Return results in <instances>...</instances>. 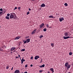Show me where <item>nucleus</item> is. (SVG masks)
Here are the masks:
<instances>
[{
    "label": "nucleus",
    "instance_id": "nucleus-53",
    "mask_svg": "<svg viewBox=\"0 0 73 73\" xmlns=\"http://www.w3.org/2000/svg\"><path fill=\"white\" fill-rule=\"evenodd\" d=\"M71 73L70 72H68V73Z\"/></svg>",
    "mask_w": 73,
    "mask_h": 73
},
{
    "label": "nucleus",
    "instance_id": "nucleus-42",
    "mask_svg": "<svg viewBox=\"0 0 73 73\" xmlns=\"http://www.w3.org/2000/svg\"><path fill=\"white\" fill-rule=\"evenodd\" d=\"M2 12H0V15H1V14H2Z\"/></svg>",
    "mask_w": 73,
    "mask_h": 73
},
{
    "label": "nucleus",
    "instance_id": "nucleus-57",
    "mask_svg": "<svg viewBox=\"0 0 73 73\" xmlns=\"http://www.w3.org/2000/svg\"><path fill=\"white\" fill-rule=\"evenodd\" d=\"M1 28V27L0 26V28Z\"/></svg>",
    "mask_w": 73,
    "mask_h": 73
},
{
    "label": "nucleus",
    "instance_id": "nucleus-36",
    "mask_svg": "<svg viewBox=\"0 0 73 73\" xmlns=\"http://www.w3.org/2000/svg\"><path fill=\"white\" fill-rule=\"evenodd\" d=\"M17 7H15V8L14 9V10H15V9H17Z\"/></svg>",
    "mask_w": 73,
    "mask_h": 73
},
{
    "label": "nucleus",
    "instance_id": "nucleus-29",
    "mask_svg": "<svg viewBox=\"0 0 73 73\" xmlns=\"http://www.w3.org/2000/svg\"><path fill=\"white\" fill-rule=\"evenodd\" d=\"M7 16L9 17L10 15V14H7Z\"/></svg>",
    "mask_w": 73,
    "mask_h": 73
},
{
    "label": "nucleus",
    "instance_id": "nucleus-13",
    "mask_svg": "<svg viewBox=\"0 0 73 73\" xmlns=\"http://www.w3.org/2000/svg\"><path fill=\"white\" fill-rule=\"evenodd\" d=\"M50 70L52 72V73H53L54 72V70L53 68H50Z\"/></svg>",
    "mask_w": 73,
    "mask_h": 73
},
{
    "label": "nucleus",
    "instance_id": "nucleus-58",
    "mask_svg": "<svg viewBox=\"0 0 73 73\" xmlns=\"http://www.w3.org/2000/svg\"><path fill=\"white\" fill-rule=\"evenodd\" d=\"M43 0L44 1V0Z\"/></svg>",
    "mask_w": 73,
    "mask_h": 73
},
{
    "label": "nucleus",
    "instance_id": "nucleus-43",
    "mask_svg": "<svg viewBox=\"0 0 73 73\" xmlns=\"http://www.w3.org/2000/svg\"><path fill=\"white\" fill-rule=\"evenodd\" d=\"M13 67L11 69V70H13Z\"/></svg>",
    "mask_w": 73,
    "mask_h": 73
},
{
    "label": "nucleus",
    "instance_id": "nucleus-51",
    "mask_svg": "<svg viewBox=\"0 0 73 73\" xmlns=\"http://www.w3.org/2000/svg\"><path fill=\"white\" fill-rule=\"evenodd\" d=\"M32 0V1H35V0Z\"/></svg>",
    "mask_w": 73,
    "mask_h": 73
},
{
    "label": "nucleus",
    "instance_id": "nucleus-48",
    "mask_svg": "<svg viewBox=\"0 0 73 73\" xmlns=\"http://www.w3.org/2000/svg\"><path fill=\"white\" fill-rule=\"evenodd\" d=\"M22 60H24V58L23 57L22 58Z\"/></svg>",
    "mask_w": 73,
    "mask_h": 73
},
{
    "label": "nucleus",
    "instance_id": "nucleus-41",
    "mask_svg": "<svg viewBox=\"0 0 73 73\" xmlns=\"http://www.w3.org/2000/svg\"><path fill=\"white\" fill-rule=\"evenodd\" d=\"M33 66V65L32 64H31V65H30V66H31V67H32Z\"/></svg>",
    "mask_w": 73,
    "mask_h": 73
},
{
    "label": "nucleus",
    "instance_id": "nucleus-27",
    "mask_svg": "<svg viewBox=\"0 0 73 73\" xmlns=\"http://www.w3.org/2000/svg\"><path fill=\"white\" fill-rule=\"evenodd\" d=\"M9 68V66H6V69H8Z\"/></svg>",
    "mask_w": 73,
    "mask_h": 73
},
{
    "label": "nucleus",
    "instance_id": "nucleus-16",
    "mask_svg": "<svg viewBox=\"0 0 73 73\" xmlns=\"http://www.w3.org/2000/svg\"><path fill=\"white\" fill-rule=\"evenodd\" d=\"M15 49V47H12L11 48V51H13V50H14V49Z\"/></svg>",
    "mask_w": 73,
    "mask_h": 73
},
{
    "label": "nucleus",
    "instance_id": "nucleus-39",
    "mask_svg": "<svg viewBox=\"0 0 73 73\" xmlns=\"http://www.w3.org/2000/svg\"><path fill=\"white\" fill-rule=\"evenodd\" d=\"M29 37V36H27L26 37H25L26 38H28Z\"/></svg>",
    "mask_w": 73,
    "mask_h": 73
},
{
    "label": "nucleus",
    "instance_id": "nucleus-9",
    "mask_svg": "<svg viewBox=\"0 0 73 73\" xmlns=\"http://www.w3.org/2000/svg\"><path fill=\"white\" fill-rule=\"evenodd\" d=\"M36 30V29H35V30H34L32 32V33H31V34H35V33Z\"/></svg>",
    "mask_w": 73,
    "mask_h": 73
},
{
    "label": "nucleus",
    "instance_id": "nucleus-6",
    "mask_svg": "<svg viewBox=\"0 0 73 73\" xmlns=\"http://www.w3.org/2000/svg\"><path fill=\"white\" fill-rule=\"evenodd\" d=\"M64 20V18L63 17H62L61 18H59V21L60 22H62V21Z\"/></svg>",
    "mask_w": 73,
    "mask_h": 73
},
{
    "label": "nucleus",
    "instance_id": "nucleus-34",
    "mask_svg": "<svg viewBox=\"0 0 73 73\" xmlns=\"http://www.w3.org/2000/svg\"><path fill=\"white\" fill-rule=\"evenodd\" d=\"M4 51V50L2 49H1L0 50V51H1L2 52H3Z\"/></svg>",
    "mask_w": 73,
    "mask_h": 73
},
{
    "label": "nucleus",
    "instance_id": "nucleus-45",
    "mask_svg": "<svg viewBox=\"0 0 73 73\" xmlns=\"http://www.w3.org/2000/svg\"><path fill=\"white\" fill-rule=\"evenodd\" d=\"M31 9H30V8H29V11H31Z\"/></svg>",
    "mask_w": 73,
    "mask_h": 73
},
{
    "label": "nucleus",
    "instance_id": "nucleus-38",
    "mask_svg": "<svg viewBox=\"0 0 73 73\" xmlns=\"http://www.w3.org/2000/svg\"><path fill=\"white\" fill-rule=\"evenodd\" d=\"M20 56L19 55V56H18V58H20Z\"/></svg>",
    "mask_w": 73,
    "mask_h": 73
},
{
    "label": "nucleus",
    "instance_id": "nucleus-2",
    "mask_svg": "<svg viewBox=\"0 0 73 73\" xmlns=\"http://www.w3.org/2000/svg\"><path fill=\"white\" fill-rule=\"evenodd\" d=\"M64 65L65 66V67L67 69H69L70 68L71 66V65L70 64H69L68 62H66L65 63Z\"/></svg>",
    "mask_w": 73,
    "mask_h": 73
},
{
    "label": "nucleus",
    "instance_id": "nucleus-8",
    "mask_svg": "<svg viewBox=\"0 0 73 73\" xmlns=\"http://www.w3.org/2000/svg\"><path fill=\"white\" fill-rule=\"evenodd\" d=\"M20 72V71L19 70H17L15 71L14 73H19Z\"/></svg>",
    "mask_w": 73,
    "mask_h": 73
},
{
    "label": "nucleus",
    "instance_id": "nucleus-22",
    "mask_svg": "<svg viewBox=\"0 0 73 73\" xmlns=\"http://www.w3.org/2000/svg\"><path fill=\"white\" fill-rule=\"evenodd\" d=\"M5 18H6V19H9V17L7 16H6Z\"/></svg>",
    "mask_w": 73,
    "mask_h": 73
},
{
    "label": "nucleus",
    "instance_id": "nucleus-44",
    "mask_svg": "<svg viewBox=\"0 0 73 73\" xmlns=\"http://www.w3.org/2000/svg\"><path fill=\"white\" fill-rule=\"evenodd\" d=\"M40 29L39 28V31H40Z\"/></svg>",
    "mask_w": 73,
    "mask_h": 73
},
{
    "label": "nucleus",
    "instance_id": "nucleus-14",
    "mask_svg": "<svg viewBox=\"0 0 73 73\" xmlns=\"http://www.w3.org/2000/svg\"><path fill=\"white\" fill-rule=\"evenodd\" d=\"M20 38V36H18L16 37L15 38V40H18Z\"/></svg>",
    "mask_w": 73,
    "mask_h": 73
},
{
    "label": "nucleus",
    "instance_id": "nucleus-37",
    "mask_svg": "<svg viewBox=\"0 0 73 73\" xmlns=\"http://www.w3.org/2000/svg\"><path fill=\"white\" fill-rule=\"evenodd\" d=\"M18 9L19 10L21 9V7H19L18 8Z\"/></svg>",
    "mask_w": 73,
    "mask_h": 73
},
{
    "label": "nucleus",
    "instance_id": "nucleus-31",
    "mask_svg": "<svg viewBox=\"0 0 73 73\" xmlns=\"http://www.w3.org/2000/svg\"><path fill=\"white\" fill-rule=\"evenodd\" d=\"M27 66H28L26 64L25 66V68H27Z\"/></svg>",
    "mask_w": 73,
    "mask_h": 73
},
{
    "label": "nucleus",
    "instance_id": "nucleus-11",
    "mask_svg": "<svg viewBox=\"0 0 73 73\" xmlns=\"http://www.w3.org/2000/svg\"><path fill=\"white\" fill-rule=\"evenodd\" d=\"M39 66V67H40V68H44V66H45V64H43L42 65Z\"/></svg>",
    "mask_w": 73,
    "mask_h": 73
},
{
    "label": "nucleus",
    "instance_id": "nucleus-10",
    "mask_svg": "<svg viewBox=\"0 0 73 73\" xmlns=\"http://www.w3.org/2000/svg\"><path fill=\"white\" fill-rule=\"evenodd\" d=\"M30 40H31V39L30 38L27 39V40H26L27 42V43L28 42H30Z\"/></svg>",
    "mask_w": 73,
    "mask_h": 73
},
{
    "label": "nucleus",
    "instance_id": "nucleus-15",
    "mask_svg": "<svg viewBox=\"0 0 73 73\" xmlns=\"http://www.w3.org/2000/svg\"><path fill=\"white\" fill-rule=\"evenodd\" d=\"M40 7H45V5L43 3L41 5H40Z\"/></svg>",
    "mask_w": 73,
    "mask_h": 73
},
{
    "label": "nucleus",
    "instance_id": "nucleus-17",
    "mask_svg": "<svg viewBox=\"0 0 73 73\" xmlns=\"http://www.w3.org/2000/svg\"><path fill=\"white\" fill-rule=\"evenodd\" d=\"M72 54V52H70L69 53V55H70V56H71Z\"/></svg>",
    "mask_w": 73,
    "mask_h": 73
},
{
    "label": "nucleus",
    "instance_id": "nucleus-32",
    "mask_svg": "<svg viewBox=\"0 0 73 73\" xmlns=\"http://www.w3.org/2000/svg\"><path fill=\"white\" fill-rule=\"evenodd\" d=\"M0 11H3V9H2L1 8V9H0Z\"/></svg>",
    "mask_w": 73,
    "mask_h": 73
},
{
    "label": "nucleus",
    "instance_id": "nucleus-1",
    "mask_svg": "<svg viewBox=\"0 0 73 73\" xmlns=\"http://www.w3.org/2000/svg\"><path fill=\"white\" fill-rule=\"evenodd\" d=\"M10 14H11V15L10 17V19H17V18L15 13H11Z\"/></svg>",
    "mask_w": 73,
    "mask_h": 73
},
{
    "label": "nucleus",
    "instance_id": "nucleus-19",
    "mask_svg": "<svg viewBox=\"0 0 73 73\" xmlns=\"http://www.w3.org/2000/svg\"><path fill=\"white\" fill-rule=\"evenodd\" d=\"M42 72H43V70H39V72L40 73H42Z\"/></svg>",
    "mask_w": 73,
    "mask_h": 73
},
{
    "label": "nucleus",
    "instance_id": "nucleus-18",
    "mask_svg": "<svg viewBox=\"0 0 73 73\" xmlns=\"http://www.w3.org/2000/svg\"><path fill=\"white\" fill-rule=\"evenodd\" d=\"M23 42H24V43L26 44L27 42V40H23Z\"/></svg>",
    "mask_w": 73,
    "mask_h": 73
},
{
    "label": "nucleus",
    "instance_id": "nucleus-26",
    "mask_svg": "<svg viewBox=\"0 0 73 73\" xmlns=\"http://www.w3.org/2000/svg\"><path fill=\"white\" fill-rule=\"evenodd\" d=\"M25 49H22L21 50V51H25Z\"/></svg>",
    "mask_w": 73,
    "mask_h": 73
},
{
    "label": "nucleus",
    "instance_id": "nucleus-30",
    "mask_svg": "<svg viewBox=\"0 0 73 73\" xmlns=\"http://www.w3.org/2000/svg\"><path fill=\"white\" fill-rule=\"evenodd\" d=\"M46 26H47V27H49V26L48 24H46Z\"/></svg>",
    "mask_w": 73,
    "mask_h": 73
},
{
    "label": "nucleus",
    "instance_id": "nucleus-20",
    "mask_svg": "<svg viewBox=\"0 0 73 73\" xmlns=\"http://www.w3.org/2000/svg\"><path fill=\"white\" fill-rule=\"evenodd\" d=\"M43 36L42 35H40V36H39V38H41L42 37H43Z\"/></svg>",
    "mask_w": 73,
    "mask_h": 73
},
{
    "label": "nucleus",
    "instance_id": "nucleus-7",
    "mask_svg": "<svg viewBox=\"0 0 73 73\" xmlns=\"http://www.w3.org/2000/svg\"><path fill=\"white\" fill-rule=\"evenodd\" d=\"M48 17L49 18H53V19H55V17H53V16L52 15L51 16H49V17Z\"/></svg>",
    "mask_w": 73,
    "mask_h": 73
},
{
    "label": "nucleus",
    "instance_id": "nucleus-55",
    "mask_svg": "<svg viewBox=\"0 0 73 73\" xmlns=\"http://www.w3.org/2000/svg\"><path fill=\"white\" fill-rule=\"evenodd\" d=\"M1 48H0V50H1Z\"/></svg>",
    "mask_w": 73,
    "mask_h": 73
},
{
    "label": "nucleus",
    "instance_id": "nucleus-4",
    "mask_svg": "<svg viewBox=\"0 0 73 73\" xmlns=\"http://www.w3.org/2000/svg\"><path fill=\"white\" fill-rule=\"evenodd\" d=\"M44 25V24L43 23H42V24H41L39 26V27L40 28H42Z\"/></svg>",
    "mask_w": 73,
    "mask_h": 73
},
{
    "label": "nucleus",
    "instance_id": "nucleus-46",
    "mask_svg": "<svg viewBox=\"0 0 73 73\" xmlns=\"http://www.w3.org/2000/svg\"><path fill=\"white\" fill-rule=\"evenodd\" d=\"M18 56H16V58H18Z\"/></svg>",
    "mask_w": 73,
    "mask_h": 73
},
{
    "label": "nucleus",
    "instance_id": "nucleus-49",
    "mask_svg": "<svg viewBox=\"0 0 73 73\" xmlns=\"http://www.w3.org/2000/svg\"><path fill=\"white\" fill-rule=\"evenodd\" d=\"M23 60V61L24 62V61H25V60Z\"/></svg>",
    "mask_w": 73,
    "mask_h": 73
},
{
    "label": "nucleus",
    "instance_id": "nucleus-40",
    "mask_svg": "<svg viewBox=\"0 0 73 73\" xmlns=\"http://www.w3.org/2000/svg\"><path fill=\"white\" fill-rule=\"evenodd\" d=\"M42 59H41V60H40V62H42Z\"/></svg>",
    "mask_w": 73,
    "mask_h": 73
},
{
    "label": "nucleus",
    "instance_id": "nucleus-24",
    "mask_svg": "<svg viewBox=\"0 0 73 73\" xmlns=\"http://www.w3.org/2000/svg\"><path fill=\"white\" fill-rule=\"evenodd\" d=\"M64 5L66 6H68V4L67 3H65L64 4Z\"/></svg>",
    "mask_w": 73,
    "mask_h": 73
},
{
    "label": "nucleus",
    "instance_id": "nucleus-12",
    "mask_svg": "<svg viewBox=\"0 0 73 73\" xmlns=\"http://www.w3.org/2000/svg\"><path fill=\"white\" fill-rule=\"evenodd\" d=\"M64 35L65 36H68V34L66 32L64 34Z\"/></svg>",
    "mask_w": 73,
    "mask_h": 73
},
{
    "label": "nucleus",
    "instance_id": "nucleus-3",
    "mask_svg": "<svg viewBox=\"0 0 73 73\" xmlns=\"http://www.w3.org/2000/svg\"><path fill=\"white\" fill-rule=\"evenodd\" d=\"M39 57H40L39 56H35V57L34 58V59H35V60H37V59L39 58Z\"/></svg>",
    "mask_w": 73,
    "mask_h": 73
},
{
    "label": "nucleus",
    "instance_id": "nucleus-28",
    "mask_svg": "<svg viewBox=\"0 0 73 73\" xmlns=\"http://www.w3.org/2000/svg\"><path fill=\"white\" fill-rule=\"evenodd\" d=\"M33 56H31V58H30V59L31 60H33Z\"/></svg>",
    "mask_w": 73,
    "mask_h": 73
},
{
    "label": "nucleus",
    "instance_id": "nucleus-50",
    "mask_svg": "<svg viewBox=\"0 0 73 73\" xmlns=\"http://www.w3.org/2000/svg\"><path fill=\"white\" fill-rule=\"evenodd\" d=\"M16 50H15V51H13V52H15V51Z\"/></svg>",
    "mask_w": 73,
    "mask_h": 73
},
{
    "label": "nucleus",
    "instance_id": "nucleus-25",
    "mask_svg": "<svg viewBox=\"0 0 73 73\" xmlns=\"http://www.w3.org/2000/svg\"><path fill=\"white\" fill-rule=\"evenodd\" d=\"M21 63L22 64H23V62H24V61H23V60H21Z\"/></svg>",
    "mask_w": 73,
    "mask_h": 73
},
{
    "label": "nucleus",
    "instance_id": "nucleus-35",
    "mask_svg": "<svg viewBox=\"0 0 73 73\" xmlns=\"http://www.w3.org/2000/svg\"><path fill=\"white\" fill-rule=\"evenodd\" d=\"M21 73H28V72H27L26 71V72H25L24 73L22 72Z\"/></svg>",
    "mask_w": 73,
    "mask_h": 73
},
{
    "label": "nucleus",
    "instance_id": "nucleus-54",
    "mask_svg": "<svg viewBox=\"0 0 73 73\" xmlns=\"http://www.w3.org/2000/svg\"><path fill=\"white\" fill-rule=\"evenodd\" d=\"M11 53H12V52H11Z\"/></svg>",
    "mask_w": 73,
    "mask_h": 73
},
{
    "label": "nucleus",
    "instance_id": "nucleus-47",
    "mask_svg": "<svg viewBox=\"0 0 73 73\" xmlns=\"http://www.w3.org/2000/svg\"><path fill=\"white\" fill-rule=\"evenodd\" d=\"M47 73H50V72L49 71H48V72H47Z\"/></svg>",
    "mask_w": 73,
    "mask_h": 73
},
{
    "label": "nucleus",
    "instance_id": "nucleus-21",
    "mask_svg": "<svg viewBox=\"0 0 73 73\" xmlns=\"http://www.w3.org/2000/svg\"><path fill=\"white\" fill-rule=\"evenodd\" d=\"M51 45L52 47H54V44L53 43H51Z\"/></svg>",
    "mask_w": 73,
    "mask_h": 73
},
{
    "label": "nucleus",
    "instance_id": "nucleus-56",
    "mask_svg": "<svg viewBox=\"0 0 73 73\" xmlns=\"http://www.w3.org/2000/svg\"><path fill=\"white\" fill-rule=\"evenodd\" d=\"M51 28V27H49V28Z\"/></svg>",
    "mask_w": 73,
    "mask_h": 73
},
{
    "label": "nucleus",
    "instance_id": "nucleus-5",
    "mask_svg": "<svg viewBox=\"0 0 73 73\" xmlns=\"http://www.w3.org/2000/svg\"><path fill=\"white\" fill-rule=\"evenodd\" d=\"M71 38V37H69L68 36H63V38L64 39H67V38Z\"/></svg>",
    "mask_w": 73,
    "mask_h": 73
},
{
    "label": "nucleus",
    "instance_id": "nucleus-33",
    "mask_svg": "<svg viewBox=\"0 0 73 73\" xmlns=\"http://www.w3.org/2000/svg\"><path fill=\"white\" fill-rule=\"evenodd\" d=\"M30 13L29 12H28L27 13V15H28V14H29Z\"/></svg>",
    "mask_w": 73,
    "mask_h": 73
},
{
    "label": "nucleus",
    "instance_id": "nucleus-52",
    "mask_svg": "<svg viewBox=\"0 0 73 73\" xmlns=\"http://www.w3.org/2000/svg\"><path fill=\"white\" fill-rule=\"evenodd\" d=\"M20 60H21V57H20Z\"/></svg>",
    "mask_w": 73,
    "mask_h": 73
},
{
    "label": "nucleus",
    "instance_id": "nucleus-23",
    "mask_svg": "<svg viewBox=\"0 0 73 73\" xmlns=\"http://www.w3.org/2000/svg\"><path fill=\"white\" fill-rule=\"evenodd\" d=\"M46 28H44V29H43V31L45 32L46 31Z\"/></svg>",
    "mask_w": 73,
    "mask_h": 73
}]
</instances>
